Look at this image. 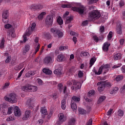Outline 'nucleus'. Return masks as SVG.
<instances>
[{
  "mask_svg": "<svg viewBox=\"0 0 125 125\" xmlns=\"http://www.w3.org/2000/svg\"><path fill=\"white\" fill-rule=\"evenodd\" d=\"M112 112H113V108H110L106 113L107 116L112 115Z\"/></svg>",
  "mask_w": 125,
  "mask_h": 125,
  "instance_id": "nucleus-54",
  "label": "nucleus"
},
{
  "mask_svg": "<svg viewBox=\"0 0 125 125\" xmlns=\"http://www.w3.org/2000/svg\"><path fill=\"white\" fill-rule=\"evenodd\" d=\"M63 94H64V98H65V99H67V98H68V96H69V93L67 92V86H66L63 87Z\"/></svg>",
  "mask_w": 125,
  "mask_h": 125,
  "instance_id": "nucleus-23",
  "label": "nucleus"
},
{
  "mask_svg": "<svg viewBox=\"0 0 125 125\" xmlns=\"http://www.w3.org/2000/svg\"><path fill=\"white\" fill-rule=\"evenodd\" d=\"M73 85H77V86L75 87V89H80V88L82 87V83L79 82H77L76 80H74L73 81Z\"/></svg>",
  "mask_w": 125,
  "mask_h": 125,
  "instance_id": "nucleus-19",
  "label": "nucleus"
},
{
  "mask_svg": "<svg viewBox=\"0 0 125 125\" xmlns=\"http://www.w3.org/2000/svg\"><path fill=\"white\" fill-rule=\"evenodd\" d=\"M41 47H35V51L33 53L34 55H36L37 54V53L40 50V48Z\"/></svg>",
  "mask_w": 125,
  "mask_h": 125,
  "instance_id": "nucleus-55",
  "label": "nucleus"
},
{
  "mask_svg": "<svg viewBox=\"0 0 125 125\" xmlns=\"http://www.w3.org/2000/svg\"><path fill=\"white\" fill-rule=\"evenodd\" d=\"M100 16H101V14L96 10L92 11L89 13V19L92 21L99 19V18H100Z\"/></svg>",
  "mask_w": 125,
  "mask_h": 125,
  "instance_id": "nucleus-2",
  "label": "nucleus"
},
{
  "mask_svg": "<svg viewBox=\"0 0 125 125\" xmlns=\"http://www.w3.org/2000/svg\"><path fill=\"white\" fill-rule=\"evenodd\" d=\"M123 79H124V76L123 75H119L116 77L115 80L116 82H120V81H122Z\"/></svg>",
  "mask_w": 125,
  "mask_h": 125,
  "instance_id": "nucleus-35",
  "label": "nucleus"
},
{
  "mask_svg": "<svg viewBox=\"0 0 125 125\" xmlns=\"http://www.w3.org/2000/svg\"><path fill=\"white\" fill-rule=\"evenodd\" d=\"M10 84V83H5L4 85L2 86V89H5V88H8Z\"/></svg>",
  "mask_w": 125,
  "mask_h": 125,
  "instance_id": "nucleus-50",
  "label": "nucleus"
},
{
  "mask_svg": "<svg viewBox=\"0 0 125 125\" xmlns=\"http://www.w3.org/2000/svg\"><path fill=\"white\" fill-rule=\"evenodd\" d=\"M101 67H102V68L103 69L104 72V75H105L109 70H110V65L108 64H104L102 65Z\"/></svg>",
  "mask_w": 125,
  "mask_h": 125,
  "instance_id": "nucleus-11",
  "label": "nucleus"
},
{
  "mask_svg": "<svg viewBox=\"0 0 125 125\" xmlns=\"http://www.w3.org/2000/svg\"><path fill=\"white\" fill-rule=\"evenodd\" d=\"M75 123H76V119H75V118H71L69 120V121L68 122V125H75Z\"/></svg>",
  "mask_w": 125,
  "mask_h": 125,
  "instance_id": "nucleus-37",
  "label": "nucleus"
},
{
  "mask_svg": "<svg viewBox=\"0 0 125 125\" xmlns=\"http://www.w3.org/2000/svg\"><path fill=\"white\" fill-rule=\"evenodd\" d=\"M56 67H57V65L56 66V70L54 71V74H55V75H59V76H61V75H62L61 68L59 67L58 68H56Z\"/></svg>",
  "mask_w": 125,
  "mask_h": 125,
  "instance_id": "nucleus-24",
  "label": "nucleus"
},
{
  "mask_svg": "<svg viewBox=\"0 0 125 125\" xmlns=\"http://www.w3.org/2000/svg\"><path fill=\"white\" fill-rule=\"evenodd\" d=\"M113 58L115 60H119V59L122 58V54L117 53L114 54Z\"/></svg>",
  "mask_w": 125,
  "mask_h": 125,
  "instance_id": "nucleus-25",
  "label": "nucleus"
},
{
  "mask_svg": "<svg viewBox=\"0 0 125 125\" xmlns=\"http://www.w3.org/2000/svg\"><path fill=\"white\" fill-rule=\"evenodd\" d=\"M41 113L42 116L43 118L45 117L46 115H47V110L45 109V107H41Z\"/></svg>",
  "mask_w": 125,
  "mask_h": 125,
  "instance_id": "nucleus-16",
  "label": "nucleus"
},
{
  "mask_svg": "<svg viewBox=\"0 0 125 125\" xmlns=\"http://www.w3.org/2000/svg\"><path fill=\"white\" fill-rule=\"evenodd\" d=\"M34 47H41V44L39 42V37H36L34 39Z\"/></svg>",
  "mask_w": 125,
  "mask_h": 125,
  "instance_id": "nucleus-17",
  "label": "nucleus"
},
{
  "mask_svg": "<svg viewBox=\"0 0 125 125\" xmlns=\"http://www.w3.org/2000/svg\"><path fill=\"white\" fill-rule=\"evenodd\" d=\"M78 77H79L80 79L83 77V71H82L81 70H80L78 72Z\"/></svg>",
  "mask_w": 125,
  "mask_h": 125,
  "instance_id": "nucleus-47",
  "label": "nucleus"
},
{
  "mask_svg": "<svg viewBox=\"0 0 125 125\" xmlns=\"http://www.w3.org/2000/svg\"><path fill=\"white\" fill-rule=\"evenodd\" d=\"M72 20H73V18H72V17H67L66 21H65V24H69V23H71Z\"/></svg>",
  "mask_w": 125,
  "mask_h": 125,
  "instance_id": "nucleus-43",
  "label": "nucleus"
},
{
  "mask_svg": "<svg viewBox=\"0 0 125 125\" xmlns=\"http://www.w3.org/2000/svg\"><path fill=\"white\" fill-rule=\"evenodd\" d=\"M58 87L60 91L61 92L62 91V89H63V84H62V83H59L58 85Z\"/></svg>",
  "mask_w": 125,
  "mask_h": 125,
  "instance_id": "nucleus-51",
  "label": "nucleus"
},
{
  "mask_svg": "<svg viewBox=\"0 0 125 125\" xmlns=\"http://www.w3.org/2000/svg\"><path fill=\"white\" fill-rule=\"evenodd\" d=\"M118 90H119V88H118V87H114L113 90L111 92H110V94H113V93H116V92L118 91Z\"/></svg>",
  "mask_w": 125,
  "mask_h": 125,
  "instance_id": "nucleus-48",
  "label": "nucleus"
},
{
  "mask_svg": "<svg viewBox=\"0 0 125 125\" xmlns=\"http://www.w3.org/2000/svg\"><path fill=\"white\" fill-rule=\"evenodd\" d=\"M116 32L118 35H119V36L122 35V33H123L122 30V24L119 23L116 27Z\"/></svg>",
  "mask_w": 125,
  "mask_h": 125,
  "instance_id": "nucleus-14",
  "label": "nucleus"
},
{
  "mask_svg": "<svg viewBox=\"0 0 125 125\" xmlns=\"http://www.w3.org/2000/svg\"><path fill=\"white\" fill-rule=\"evenodd\" d=\"M43 73H44L46 75H51L52 74V71L47 68H43L42 69Z\"/></svg>",
  "mask_w": 125,
  "mask_h": 125,
  "instance_id": "nucleus-27",
  "label": "nucleus"
},
{
  "mask_svg": "<svg viewBox=\"0 0 125 125\" xmlns=\"http://www.w3.org/2000/svg\"><path fill=\"white\" fill-rule=\"evenodd\" d=\"M87 24H88V21H87V20L84 21H83V22H82L83 26H86V25H87Z\"/></svg>",
  "mask_w": 125,
  "mask_h": 125,
  "instance_id": "nucleus-60",
  "label": "nucleus"
},
{
  "mask_svg": "<svg viewBox=\"0 0 125 125\" xmlns=\"http://www.w3.org/2000/svg\"><path fill=\"white\" fill-rule=\"evenodd\" d=\"M46 14V13L45 12H42L38 16V19L39 20H42L43 19V16Z\"/></svg>",
  "mask_w": 125,
  "mask_h": 125,
  "instance_id": "nucleus-32",
  "label": "nucleus"
},
{
  "mask_svg": "<svg viewBox=\"0 0 125 125\" xmlns=\"http://www.w3.org/2000/svg\"><path fill=\"white\" fill-rule=\"evenodd\" d=\"M62 109L65 110L66 109V99H63L61 102Z\"/></svg>",
  "mask_w": 125,
  "mask_h": 125,
  "instance_id": "nucleus-31",
  "label": "nucleus"
},
{
  "mask_svg": "<svg viewBox=\"0 0 125 125\" xmlns=\"http://www.w3.org/2000/svg\"><path fill=\"white\" fill-rule=\"evenodd\" d=\"M45 23L47 26L51 27L53 24V17L52 15H48L46 17Z\"/></svg>",
  "mask_w": 125,
  "mask_h": 125,
  "instance_id": "nucleus-4",
  "label": "nucleus"
},
{
  "mask_svg": "<svg viewBox=\"0 0 125 125\" xmlns=\"http://www.w3.org/2000/svg\"><path fill=\"white\" fill-rule=\"evenodd\" d=\"M9 97H6L5 99L6 101H9L11 103H16L17 102V98H16V95L14 93H11L9 95Z\"/></svg>",
  "mask_w": 125,
  "mask_h": 125,
  "instance_id": "nucleus-3",
  "label": "nucleus"
},
{
  "mask_svg": "<svg viewBox=\"0 0 125 125\" xmlns=\"http://www.w3.org/2000/svg\"><path fill=\"white\" fill-rule=\"evenodd\" d=\"M54 62V59L50 56H48L43 59V63L45 65H49Z\"/></svg>",
  "mask_w": 125,
  "mask_h": 125,
  "instance_id": "nucleus-6",
  "label": "nucleus"
},
{
  "mask_svg": "<svg viewBox=\"0 0 125 125\" xmlns=\"http://www.w3.org/2000/svg\"><path fill=\"white\" fill-rule=\"evenodd\" d=\"M30 9L31 10H38V5L33 4L31 6Z\"/></svg>",
  "mask_w": 125,
  "mask_h": 125,
  "instance_id": "nucleus-44",
  "label": "nucleus"
},
{
  "mask_svg": "<svg viewBox=\"0 0 125 125\" xmlns=\"http://www.w3.org/2000/svg\"><path fill=\"white\" fill-rule=\"evenodd\" d=\"M11 61V57L8 56L7 58V59L5 60V63H9Z\"/></svg>",
  "mask_w": 125,
  "mask_h": 125,
  "instance_id": "nucleus-59",
  "label": "nucleus"
},
{
  "mask_svg": "<svg viewBox=\"0 0 125 125\" xmlns=\"http://www.w3.org/2000/svg\"><path fill=\"white\" fill-rule=\"evenodd\" d=\"M110 44L108 42H105L103 46V50L104 52H107L109 50V47Z\"/></svg>",
  "mask_w": 125,
  "mask_h": 125,
  "instance_id": "nucleus-12",
  "label": "nucleus"
},
{
  "mask_svg": "<svg viewBox=\"0 0 125 125\" xmlns=\"http://www.w3.org/2000/svg\"><path fill=\"white\" fill-rule=\"evenodd\" d=\"M89 55V53H88V52H83L81 53V56L82 57H83V56H88Z\"/></svg>",
  "mask_w": 125,
  "mask_h": 125,
  "instance_id": "nucleus-49",
  "label": "nucleus"
},
{
  "mask_svg": "<svg viewBox=\"0 0 125 125\" xmlns=\"http://www.w3.org/2000/svg\"><path fill=\"white\" fill-rule=\"evenodd\" d=\"M78 110L79 112V114H82V115H84V114L86 113V111L82 108H78Z\"/></svg>",
  "mask_w": 125,
  "mask_h": 125,
  "instance_id": "nucleus-39",
  "label": "nucleus"
},
{
  "mask_svg": "<svg viewBox=\"0 0 125 125\" xmlns=\"http://www.w3.org/2000/svg\"><path fill=\"white\" fill-rule=\"evenodd\" d=\"M51 97L53 98L54 100H55L56 98H57V95H56V94H53L51 95Z\"/></svg>",
  "mask_w": 125,
  "mask_h": 125,
  "instance_id": "nucleus-62",
  "label": "nucleus"
},
{
  "mask_svg": "<svg viewBox=\"0 0 125 125\" xmlns=\"http://www.w3.org/2000/svg\"><path fill=\"white\" fill-rule=\"evenodd\" d=\"M95 92V91H94V90H91L89 91V92L88 93V96L89 97H91L92 96L94 95Z\"/></svg>",
  "mask_w": 125,
  "mask_h": 125,
  "instance_id": "nucleus-45",
  "label": "nucleus"
},
{
  "mask_svg": "<svg viewBox=\"0 0 125 125\" xmlns=\"http://www.w3.org/2000/svg\"><path fill=\"white\" fill-rule=\"evenodd\" d=\"M105 99H106V97L105 96H101L98 101V104H100L102 103L103 101H105Z\"/></svg>",
  "mask_w": 125,
  "mask_h": 125,
  "instance_id": "nucleus-29",
  "label": "nucleus"
},
{
  "mask_svg": "<svg viewBox=\"0 0 125 125\" xmlns=\"http://www.w3.org/2000/svg\"><path fill=\"white\" fill-rule=\"evenodd\" d=\"M37 83H38L39 84H42V80L41 79H37Z\"/></svg>",
  "mask_w": 125,
  "mask_h": 125,
  "instance_id": "nucleus-63",
  "label": "nucleus"
},
{
  "mask_svg": "<svg viewBox=\"0 0 125 125\" xmlns=\"http://www.w3.org/2000/svg\"><path fill=\"white\" fill-rule=\"evenodd\" d=\"M50 84H51V85H56L57 84V82L56 81H51L49 82Z\"/></svg>",
  "mask_w": 125,
  "mask_h": 125,
  "instance_id": "nucleus-61",
  "label": "nucleus"
},
{
  "mask_svg": "<svg viewBox=\"0 0 125 125\" xmlns=\"http://www.w3.org/2000/svg\"><path fill=\"white\" fill-rule=\"evenodd\" d=\"M11 27H12V25L8 23L5 24L4 25V27L5 28V29H9L10 28H11Z\"/></svg>",
  "mask_w": 125,
  "mask_h": 125,
  "instance_id": "nucleus-58",
  "label": "nucleus"
},
{
  "mask_svg": "<svg viewBox=\"0 0 125 125\" xmlns=\"http://www.w3.org/2000/svg\"><path fill=\"white\" fill-rule=\"evenodd\" d=\"M35 74H36V71H29L26 73L25 76L26 78H31V77H33V76H35Z\"/></svg>",
  "mask_w": 125,
  "mask_h": 125,
  "instance_id": "nucleus-18",
  "label": "nucleus"
},
{
  "mask_svg": "<svg viewBox=\"0 0 125 125\" xmlns=\"http://www.w3.org/2000/svg\"><path fill=\"white\" fill-rule=\"evenodd\" d=\"M50 32L53 34L54 37H58V39H61V38H63V36H64L63 32L60 30V29L55 27L51 28Z\"/></svg>",
  "mask_w": 125,
  "mask_h": 125,
  "instance_id": "nucleus-1",
  "label": "nucleus"
},
{
  "mask_svg": "<svg viewBox=\"0 0 125 125\" xmlns=\"http://www.w3.org/2000/svg\"><path fill=\"white\" fill-rule=\"evenodd\" d=\"M100 33H104L105 32V27L104 26H101L100 27Z\"/></svg>",
  "mask_w": 125,
  "mask_h": 125,
  "instance_id": "nucleus-52",
  "label": "nucleus"
},
{
  "mask_svg": "<svg viewBox=\"0 0 125 125\" xmlns=\"http://www.w3.org/2000/svg\"><path fill=\"white\" fill-rule=\"evenodd\" d=\"M4 42H5L4 38H2L0 43V48H4Z\"/></svg>",
  "mask_w": 125,
  "mask_h": 125,
  "instance_id": "nucleus-36",
  "label": "nucleus"
},
{
  "mask_svg": "<svg viewBox=\"0 0 125 125\" xmlns=\"http://www.w3.org/2000/svg\"><path fill=\"white\" fill-rule=\"evenodd\" d=\"M86 125H92V119H90L86 123Z\"/></svg>",
  "mask_w": 125,
  "mask_h": 125,
  "instance_id": "nucleus-57",
  "label": "nucleus"
},
{
  "mask_svg": "<svg viewBox=\"0 0 125 125\" xmlns=\"http://www.w3.org/2000/svg\"><path fill=\"white\" fill-rule=\"evenodd\" d=\"M122 19L123 20H125V11L122 12Z\"/></svg>",
  "mask_w": 125,
  "mask_h": 125,
  "instance_id": "nucleus-64",
  "label": "nucleus"
},
{
  "mask_svg": "<svg viewBox=\"0 0 125 125\" xmlns=\"http://www.w3.org/2000/svg\"><path fill=\"white\" fill-rule=\"evenodd\" d=\"M30 115H31V111L26 110L25 111V113L24 117L22 118V120H23V121H26L28 120V118H30Z\"/></svg>",
  "mask_w": 125,
  "mask_h": 125,
  "instance_id": "nucleus-15",
  "label": "nucleus"
},
{
  "mask_svg": "<svg viewBox=\"0 0 125 125\" xmlns=\"http://www.w3.org/2000/svg\"><path fill=\"white\" fill-rule=\"evenodd\" d=\"M71 109H72L73 112H76L77 111V108H78V106H77V104H76V103L71 102Z\"/></svg>",
  "mask_w": 125,
  "mask_h": 125,
  "instance_id": "nucleus-26",
  "label": "nucleus"
},
{
  "mask_svg": "<svg viewBox=\"0 0 125 125\" xmlns=\"http://www.w3.org/2000/svg\"><path fill=\"white\" fill-rule=\"evenodd\" d=\"M84 11H86V7L83 5H81V6L78 7L77 12H78L79 14H80V15H83Z\"/></svg>",
  "mask_w": 125,
  "mask_h": 125,
  "instance_id": "nucleus-9",
  "label": "nucleus"
},
{
  "mask_svg": "<svg viewBox=\"0 0 125 125\" xmlns=\"http://www.w3.org/2000/svg\"><path fill=\"white\" fill-rule=\"evenodd\" d=\"M112 38H113V32L112 31H110L109 32L108 34L107 35L108 41H111Z\"/></svg>",
  "mask_w": 125,
  "mask_h": 125,
  "instance_id": "nucleus-40",
  "label": "nucleus"
},
{
  "mask_svg": "<svg viewBox=\"0 0 125 125\" xmlns=\"http://www.w3.org/2000/svg\"><path fill=\"white\" fill-rule=\"evenodd\" d=\"M13 110H14V107L13 106H10L8 108V114L9 115H10V114H12V112H13Z\"/></svg>",
  "mask_w": 125,
  "mask_h": 125,
  "instance_id": "nucleus-41",
  "label": "nucleus"
},
{
  "mask_svg": "<svg viewBox=\"0 0 125 125\" xmlns=\"http://www.w3.org/2000/svg\"><path fill=\"white\" fill-rule=\"evenodd\" d=\"M30 46L29 44H26L24 46V47L23 49V55H25L29 50H30Z\"/></svg>",
  "mask_w": 125,
  "mask_h": 125,
  "instance_id": "nucleus-20",
  "label": "nucleus"
},
{
  "mask_svg": "<svg viewBox=\"0 0 125 125\" xmlns=\"http://www.w3.org/2000/svg\"><path fill=\"white\" fill-rule=\"evenodd\" d=\"M97 85H99L98 90L100 92H101V91H103V90L105 89V84H101V82L98 83Z\"/></svg>",
  "mask_w": 125,
  "mask_h": 125,
  "instance_id": "nucleus-13",
  "label": "nucleus"
},
{
  "mask_svg": "<svg viewBox=\"0 0 125 125\" xmlns=\"http://www.w3.org/2000/svg\"><path fill=\"white\" fill-rule=\"evenodd\" d=\"M25 70V68H23L21 72L19 73L18 78V79H19V78H20L21 77V76H22V74H23V72H24V71Z\"/></svg>",
  "mask_w": 125,
  "mask_h": 125,
  "instance_id": "nucleus-56",
  "label": "nucleus"
},
{
  "mask_svg": "<svg viewBox=\"0 0 125 125\" xmlns=\"http://www.w3.org/2000/svg\"><path fill=\"white\" fill-rule=\"evenodd\" d=\"M57 61L59 62H62L65 60V56L63 54H60L57 56Z\"/></svg>",
  "mask_w": 125,
  "mask_h": 125,
  "instance_id": "nucleus-22",
  "label": "nucleus"
},
{
  "mask_svg": "<svg viewBox=\"0 0 125 125\" xmlns=\"http://www.w3.org/2000/svg\"><path fill=\"white\" fill-rule=\"evenodd\" d=\"M117 113L119 117H123L124 116V111H123L122 109L118 110Z\"/></svg>",
  "mask_w": 125,
  "mask_h": 125,
  "instance_id": "nucleus-46",
  "label": "nucleus"
},
{
  "mask_svg": "<svg viewBox=\"0 0 125 125\" xmlns=\"http://www.w3.org/2000/svg\"><path fill=\"white\" fill-rule=\"evenodd\" d=\"M62 8H71L72 7V5L71 4H62Z\"/></svg>",
  "mask_w": 125,
  "mask_h": 125,
  "instance_id": "nucleus-38",
  "label": "nucleus"
},
{
  "mask_svg": "<svg viewBox=\"0 0 125 125\" xmlns=\"http://www.w3.org/2000/svg\"><path fill=\"white\" fill-rule=\"evenodd\" d=\"M57 21L59 25H63V20H62V18H61V17L59 16L58 18Z\"/></svg>",
  "mask_w": 125,
  "mask_h": 125,
  "instance_id": "nucleus-33",
  "label": "nucleus"
},
{
  "mask_svg": "<svg viewBox=\"0 0 125 125\" xmlns=\"http://www.w3.org/2000/svg\"><path fill=\"white\" fill-rule=\"evenodd\" d=\"M38 90V87L36 86H32L30 85V90L31 91H33V92H35Z\"/></svg>",
  "mask_w": 125,
  "mask_h": 125,
  "instance_id": "nucleus-42",
  "label": "nucleus"
},
{
  "mask_svg": "<svg viewBox=\"0 0 125 125\" xmlns=\"http://www.w3.org/2000/svg\"><path fill=\"white\" fill-rule=\"evenodd\" d=\"M95 61H96V60H95V59L92 58L91 59V60H90V66L89 67L91 68V67H92V66L94 64V63H95Z\"/></svg>",
  "mask_w": 125,
  "mask_h": 125,
  "instance_id": "nucleus-34",
  "label": "nucleus"
},
{
  "mask_svg": "<svg viewBox=\"0 0 125 125\" xmlns=\"http://www.w3.org/2000/svg\"><path fill=\"white\" fill-rule=\"evenodd\" d=\"M22 89L23 91H29L31 89V84H27L22 87Z\"/></svg>",
  "mask_w": 125,
  "mask_h": 125,
  "instance_id": "nucleus-21",
  "label": "nucleus"
},
{
  "mask_svg": "<svg viewBox=\"0 0 125 125\" xmlns=\"http://www.w3.org/2000/svg\"><path fill=\"white\" fill-rule=\"evenodd\" d=\"M59 117V120L57 122L58 125H61L62 124L64 123L65 121H67V117L64 116V114L63 113H60L58 115Z\"/></svg>",
  "mask_w": 125,
  "mask_h": 125,
  "instance_id": "nucleus-5",
  "label": "nucleus"
},
{
  "mask_svg": "<svg viewBox=\"0 0 125 125\" xmlns=\"http://www.w3.org/2000/svg\"><path fill=\"white\" fill-rule=\"evenodd\" d=\"M103 71V69L102 67L101 66L99 68L98 71H97L96 70L94 69V73H95V75H101V74H102Z\"/></svg>",
  "mask_w": 125,
  "mask_h": 125,
  "instance_id": "nucleus-28",
  "label": "nucleus"
},
{
  "mask_svg": "<svg viewBox=\"0 0 125 125\" xmlns=\"http://www.w3.org/2000/svg\"><path fill=\"white\" fill-rule=\"evenodd\" d=\"M81 99L80 98L73 96L71 99V102H80Z\"/></svg>",
  "mask_w": 125,
  "mask_h": 125,
  "instance_id": "nucleus-30",
  "label": "nucleus"
},
{
  "mask_svg": "<svg viewBox=\"0 0 125 125\" xmlns=\"http://www.w3.org/2000/svg\"><path fill=\"white\" fill-rule=\"evenodd\" d=\"M36 24L35 23H33L31 24V27H29L26 32V35L27 36H30L32 33H33V31L35 30V28H36Z\"/></svg>",
  "mask_w": 125,
  "mask_h": 125,
  "instance_id": "nucleus-8",
  "label": "nucleus"
},
{
  "mask_svg": "<svg viewBox=\"0 0 125 125\" xmlns=\"http://www.w3.org/2000/svg\"><path fill=\"white\" fill-rule=\"evenodd\" d=\"M14 114L16 117H18L21 115V112L20 109L18 106H15L14 108Z\"/></svg>",
  "mask_w": 125,
  "mask_h": 125,
  "instance_id": "nucleus-10",
  "label": "nucleus"
},
{
  "mask_svg": "<svg viewBox=\"0 0 125 125\" xmlns=\"http://www.w3.org/2000/svg\"><path fill=\"white\" fill-rule=\"evenodd\" d=\"M8 11H4L2 13V21L3 23H8Z\"/></svg>",
  "mask_w": 125,
  "mask_h": 125,
  "instance_id": "nucleus-7",
  "label": "nucleus"
},
{
  "mask_svg": "<svg viewBox=\"0 0 125 125\" xmlns=\"http://www.w3.org/2000/svg\"><path fill=\"white\" fill-rule=\"evenodd\" d=\"M66 49H68V46H61L60 47V50L61 51L63 50H66Z\"/></svg>",
  "mask_w": 125,
  "mask_h": 125,
  "instance_id": "nucleus-53",
  "label": "nucleus"
}]
</instances>
